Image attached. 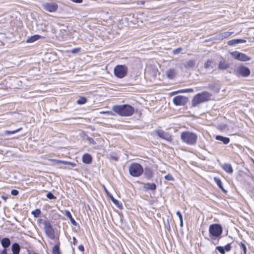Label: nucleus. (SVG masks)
I'll return each mask as SVG.
<instances>
[{"label":"nucleus","mask_w":254,"mask_h":254,"mask_svg":"<svg viewBox=\"0 0 254 254\" xmlns=\"http://www.w3.org/2000/svg\"><path fill=\"white\" fill-rule=\"evenodd\" d=\"M112 110L116 114L123 117L131 116L134 112V108L128 104L116 105L113 107Z\"/></svg>","instance_id":"1"},{"label":"nucleus","mask_w":254,"mask_h":254,"mask_svg":"<svg viewBox=\"0 0 254 254\" xmlns=\"http://www.w3.org/2000/svg\"><path fill=\"white\" fill-rule=\"evenodd\" d=\"M223 233V228L219 224H212L209 227V237L214 245L218 244Z\"/></svg>","instance_id":"2"},{"label":"nucleus","mask_w":254,"mask_h":254,"mask_svg":"<svg viewBox=\"0 0 254 254\" xmlns=\"http://www.w3.org/2000/svg\"><path fill=\"white\" fill-rule=\"evenodd\" d=\"M182 141L189 145H194L197 140V135L194 132L189 131L182 132L181 134Z\"/></svg>","instance_id":"3"},{"label":"nucleus","mask_w":254,"mask_h":254,"mask_svg":"<svg viewBox=\"0 0 254 254\" xmlns=\"http://www.w3.org/2000/svg\"><path fill=\"white\" fill-rule=\"evenodd\" d=\"M210 96V94L207 92H203L201 93L197 94L192 99V106L195 107L198 104L208 101Z\"/></svg>","instance_id":"4"},{"label":"nucleus","mask_w":254,"mask_h":254,"mask_svg":"<svg viewBox=\"0 0 254 254\" xmlns=\"http://www.w3.org/2000/svg\"><path fill=\"white\" fill-rule=\"evenodd\" d=\"M129 174L134 177H138L143 173L142 166L137 163H132L128 168Z\"/></svg>","instance_id":"5"},{"label":"nucleus","mask_w":254,"mask_h":254,"mask_svg":"<svg viewBox=\"0 0 254 254\" xmlns=\"http://www.w3.org/2000/svg\"><path fill=\"white\" fill-rule=\"evenodd\" d=\"M128 68L125 65H117L114 69L115 75L119 78H123L125 77L128 72Z\"/></svg>","instance_id":"6"},{"label":"nucleus","mask_w":254,"mask_h":254,"mask_svg":"<svg viewBox=\"0 0 254 254\" xmlns=\"http://www.w3.org/2000/svg\"><path fill=\"white\" fill-rule=\"evenodd\" d=\"M44 229L47 236L51 239H54L55 238L54 230L49 220H46L44 222Z\"/></svg>","instance_id":"7"},{"label":"nucleus","mask_w":254,"mask_h":254,"mask_svg":"<svg viewBox=\"0 0 254 254\" xmlns=\"http://www.w3.org/2000/svg\"><path fill=\"white\" fill-rule=\"evenodd\" d=\"M42 7L43 9L50 12H54L58 8V5L56 2H46L42 3Z\"/></svg>","instance_id":"8"},{"label":"nucleus","mask_w":254,"mask_h":254,"mask_svg":"<svg viewBox=\"0 0 254 254\" xmlns=\"http://www.w3.org/2000/svg\"><path fill=\"white\" fill-rule=\"evenodd\" d=\"M230 54L234 59L243 62L248 61L251 59V58L246 54L238 51L232 52L230 53Z\"/></svg>","instance_id":"9"},{"label":"nucleus","mask_w":254,"mask_h":254,"mask_svg":"<svg viewBox=\"0 0 254 254\" xmlns=\"http://www.w3.org/2000/svg\"><path fill=\"white\" fill-rule=\"evenodd\" d=\"M236 74L237 75H241L243 77H247L250 74V69L244 66H240L237 68Z\"/></svg>","instance_id":"10"},{"label":"nucleus","mask_w":254,"mask_h":254,"mask_svg":"<svg viewBox=\"0 0 254 254\" xmlns=\"http://www.w3.org/2000/svg\"><path fill=\"white\" fill-rule=\"evenodd\" d=\"M173 101L176 106H183L188 101V98L183 96H177L173 98Z\"/></svg>","instance_id":"11"},{"label":"nucleus","mask_w":254,"mask_h":254,"mask_svg":"<svg viewBox=\"0 0 254 254\" xmlns=\"http://www.w3.org/2000/svg\"><path fill=\"white\" fill-rule=\"evenodd\" d=\"M157 135L168 141L171 142L172 140V136L167 132H165L162 130H158L156 131Z\"/></svg>","instance_id":"12"},{"label":"nucleus","mask_w":254,"mask_h":254,"mask_svg":"<svg viewBox=\"0 0 254 254\" xmlns=\"http://www.w3.org/2000/svg\"><path fill=\"white\" fill-rule=\"evenodd\" d=\"M232 246L231 244H228L224 247L217 246L216 247V250H217L221 254H225L226 252H230Z\"/></svg>","instance_id":"13"},{"label":"nucleus","mask_w":254,"mask_h":254,"mask_svg":"<svg viewBox=\"0 0 254 254\" xmlns=\"http://www.w3.org/2000/svg\"><path fill=\"white\" fill-rule=\"evenodd\" d=\"M246 40L243 39H236L230 40L228 42V45L229 46H234L240 43H245Z\"/></svg>","instance_id":"14"},{"label":"nucleus","mask_w":254,"mask_h":254,"mask_svg":"<svg viewBox=\"0 0 254 254\" xmlns=\"http://www.w3.org/2000/svg\"><path fill=\"white\" fill-rule=\"evenodd\" d=\"M104 190L108 195V196L110 198L111 200L118 207L120 208V204L118 200L115 199L113 196L108 191L107 189L104 187Z\"/></svg>","instance_id":"15"},{"label":"nucleus","mask_w":254,"mask_h":254,"mask_svg":"<svg viewBox=\"0 0 254 254\" xmlns=\"http://www.w3.org/2000/svg\"><path fill=\"white\" fill-rule=\"evenodd\" d=\"M207 88L214 92H218L220 90V85L216 83H210L208 85Z\"/></svg>","instance_id":"16"},{"label":"nucleus","mask_w":254,"mask_h":254,"mask_svg":"<svg viewBox=\"0 0 254 254\" xmlns=\"http://www.w3.org/2000/svg\"><path fill=\"white\" fill-rule=\"evenodd\" d=\"M215 139L217 140L221 141L223 142L224 144H227L230 142V138L227 137H224L221 135H216L215 137Z\"/></svg>","instance_id":"17"},{"label":"nucleus","mask_w":254,"mask_h":254,"mask_svg":"<svg viewBox=\"0 0 254 254\" xmlns=\"http://www.w3.org/2000/svg\"><path fill=\"white\" fill-rule=\"evenodd\" d=\"M223 169L229 174H232L233 170L231 165L229 163H224L222 166Z\"/></svg>","instance_id":"18"},{"label":"nucleus","mask_w":254,"mask_h":254,"mask_svg":"<svg viewBox=\"0 0 254 254\" xmlns=\"http://www.w3.org/2000/svg\"><path fill=\"white\" fill-rule=\"evenodd\" d=\"M214 182L216 183L218 187L222 190L223 192H224L225 193L227 192V191L226 190H225L224 188H223L222 182L219 178L214 177Z\"/></svg>","instance_id":"19"},{"label":"nucleus","mask_w":254,"mask_h":254,"mask_svg":"<svg viewBox=\"0 0 254 254\" xmlns=\"http://www.w3.org/2000/svg\"><path fill=\"white\" fill-rule=\"evenodd\" d=\"M65 215L69 219L71 224L74 226H77V223L73 218L71 213L68 210H65L64 213Z\"/></svg>","instance_id":"20"},{"label":"nucleus","mask_w":254,"mask_h":254,"mask_svg":"<svg viewBox=\"0 0 254 254\" xmlns=\"http://www.w3.org/2000/svg\"><path fill=\"white\" fill-rule=\"evenodd\" d=\"M82 161L86 164H90L92 162V157L89 154H85L82 156Z\"/></svg>","instance_id":"21"},{"label":"nucleus","mask_w":254,"mask_h":254,"mask_svg":"<svg viewBox=\"0 0 254 254\" xmlns=\"http://www.w3.org/2000/svg\"><path fill=\"white\" fill-rule=\"evenodd\" d=\"M143 187L146 190H154L156 189V185L154 183H145L144 184Z\"/></svg>","instance_id":"22"},{"label":"nucleus","mask_w":254,"mask_h":254,"mask_svg":"<svg viewBox=\"0 0 254 254\" xmlns=\"http://www.w3.org/2000/svg\"><path fill=\"white\" fill-rule=\"evenodd\" d=\"M41 36L40 35H33L31 37H29L27 39H26V42L27 43H33L37 40H38V39H39L40 38H41Z\"/></svg>","instance_id":"23"},{"label":"nucleus","mask_w":254,"mask_h":254,"mask_svg":"<svg viewBox=\"0 0 254 254\" xmlns=\"http://www.w3.org/2000/svg\"><path fill=\"white\" fill-rule=\"evenodd\" d=\"M1 244L2 246L5 249L8 248L10 246V241L9 239L7 238H5L1 240Z\"/></svg>","instance_id":"24"},{"label":"nucleus","mask_w":254,"mask_h":254,"mask_svg":"<svg viewBox=\"0 0 254 254\" xmlns=\"http://www.w3.org/2000/svg\"><path fill=\"white\" fill-rule=\"evenodd\" d=\"M11 249L13 254H19L20 251V246L17 243H14L11 247Z\"/></svg>","instance_id":"25"},{"label":"nucleus","mask_w":254,"mask_h":254,"mask_svg":"<svg viewBox=\"0 0 254 254\" xmlns=\"http://www.w3.org/2000/svg\"><path fill=\"white\" fill-rule=\"evenodd\" d=\"M176 74V71L174 69H170L166 71V76L169 79H173Z\"/></svg>","instance_id":"26"},{"label":"nucleus","mask_w":254,"mask_h":254,"mask_svg":"<svg viewBox=\"0 0 254 254\" xmlns=\"http://www.w3.org/2000/svg\"><path fill=\"white\" fill-rule=\"evenodd\" d=\"M52 253L53 254H61L59 241H58L57 244L53 248Z\"/></svg>","instance_id":"27"},{"label":"nucleus","mask_w":254,"mask_h":254,"mask_svg":"<svg viewBox=\"0 0 254 254\" xmlns=\"http://www.w3.org/2000/svg\"><path fill=\"white\" fill-rule=\"evenodd\" d=\"M144 174L147 179H150L152 176V171L150 168H146Z\"/></svg>","instance_id":"28"},{"label":"nucleus","mask_w":254,"mask_h":254,"mask_svg":"<svg viewBox=\"0 0 254 254\" xmlns=\"http://www.w3.org/2000/svg\"><path fill=\"white\" fill-rule=\"evenodd\" d=\"M229 66V64L225 61H221L220 62L218 67L221 69H225Z\"/></svg>","instance_id":"29"},{"label":"nucleus","mask_w":254,"mask_h":254,"mask_svg":"<svg viewBox=\"0 0 254 254\" xmlns=\"http://www.w3.org/2000/svg\"><path fill=\"white\" fill-rule=\"evenodd\" d=\"M195 65V61L193 60H190L185 64L186 68H192Z\"/></svg>","instance_id":"30"},{"label":"nucleus","mask_w":254,"mask_h":254,"mask_svg":"<svg viewBox=\"0 0 254 254\" xmlns=\"http://www.w3.org/2000/svg\"><path fill=\"white\" fill-rule=\"evenodd\" d=\"M233 32H224L220 34V38L221 39L229 37Z\"/></svg>","instance_id":"31"},{"label":"nucleus","mask_w":254,"mask_h":254,"mask_svg":"<svg viewBox=\"0 0 254 254\" xmlns=\"http://www.w3.org/2000/svg\"><path fill=\"white\" fill-rule=\"evenodd\" d=\"M87 102V99L84 97H80L78 100L76 101L78 104H84Z\"/></svg>","instance_id":"32"},{"label":"nucleus","mask_w":254,"mask_h":254,"mask_svg":"<svg viewBox=\"0 0 254 254\" xmlns=\"http://www.w3.org/2000/svg\"><path fill=\"white\" fill-rule=\"evenodd\" d=\"M31 213L34 215L35 217L38 218L40 216L41 212L40 209H36L35 210L32 211Z\"/></svg>","instance_id":"33"},{"label":"nucleus","mask_w":254,"mask_h":254,"mask_svg":"<svg viewBox=\"0 0 254 254\" xmlns=\"http://www.w3.org/2000/svg\"><path fill=\"white\" fill-rule=\"evenodd\" d=\"M239 245L240 249L243 251L244 254H247V249L246 245L242 242H240V243Z\"/></svg>","instance_id":"34"},{"label":"nucleus","mask_w":254,"mask_h":254,"mask_svg":"<svg viewBox=\"0 0 254 254\" xmlns=\"http://www.w3.org/2000/svg\"><path fill=\"white\" fill-rule=\"evenodd\" d=\"M22 129V128L20 127L16 130L10 131V130H5L4 131V133L5 134L8 135L10 134H14L15 133L19 131H20Z\"/></svg>","instance_id":"35"},{"label":"nucleus","mask_w":254,"mask_h":254,"mask_svg":"<svg viewBox=\"0 0 254 254\" xmlns=\"http://www.w3.org/2000/svg\"><path fill=\"white\" fill-rule=\"evenodd\" d=\"M193 90L192 88H188V89L180 90L177 91L176 93H178L192 92H193Z\"/></svg>","instance_id":"36"},{"label":"nucleus","mask_w":254,"mask_h":254,"mask_svg":"<svg viewBox=\"0 0 254 254\" xmlns=\"http://www.w3.org/2000/svg\"><path fill=\"white\" fill-rule=\"evenodd\" d=\"M212 63V62L211 61L208 60L206 63H204V68L206 69H209L211 67Z\"/></svg>","instance_id":"37"},{"label":"nucleus","mask_w":254,"mask_h":254,"mask_svg":"<svg viewBox=\"0 0 254 254\" xmlns=\"http://www.w3.org/2000/svg\"><path fill=\"white\" fill-rule=\"evenodd\" d=\"M164 178L167 181H174V177L170 174H168V175H166L164 177Z\"/></svg>","instance_id":"38"},{"label":"nucleus","mask_w":254,"mask_h":254,"mask_svg":"<svg viewBox=\"0 0 254 254\" xmlns=\"http://www.w3.org/2000/svg\"><path fill=\"white\" fill-rule=\"evenodd\" d=\"M46 196L50 199H56V196H55L51 192H48L46 194Z\"/></svg>","instance_id":"39"},{"label":"nucleus","mask_w":254,"mask_h":254,"mask_svg":"<svg viewBox=\"0 0 254 254\" xmlns=\"http://www.w3.org/2000/svg\"><path fill=\"white\" fill-rule=\"evenodd\" d=\"M55 161H56L57 162V163H58V164H60V163H62V164H70L68 162L65 161H63V160H55Z\"/></svg>","instance_id":"40"},{"label":"nucleus","mask_w":254,"mask_h":254,"mask_svg":"<svg viewBox=\"0 0 254 254\" xmlns=\"http://www.w3.org/2000/svg\"><path fill=\"white\" fill-rule=\"evenodd\" d=\"M19 193V191L16 190H12L11 191V194L13 195H17Z\"/></svg>","instance_id":"41"},{"label":"nucleus","mask_w":254,"mask_h":254,"mask_svg":"<svg viewBox=\"0 0 254 254\" xmlns=\"http://www.w3.org/2000/svg\"><path fill=\"white\" fill-rule=\"evenodd\" d=\"M182 51V49L181 48H177V49H176L175 50H174L173 51V53L174 54H177L180 53Z\"/></svg>","instance_id":"42"},{"label":"nucleus","mask_w":254,"mask_h":254,"mask_svg":"<svg viewBox=\"0 0 254 254\" xmlns=\"http://www.w3.org/2000/svg\"><path fill=\"white\" fill-rule=\"evenodd\" d=\"M80 51V48H74L71 50V53L73 54H75V53H77L79 52Z\"/></svg>","instance_id":"43"},{"label":"nucleus","mask_w":254,"mask_h":254,"mask_svg":"<svg viewBox=\"0 0 254 254\" xmlns=\"http://www.w3.org/2000/svg\"><path fill=\"white\" fill-rule=\"evenodd\" d=\"M176 215L179 217L180 220L183 219V216L180 211H177Z\"/></svg>","instance_id":"44"},{"label":"nucleus","mask_w":254,"mask_h":254,"mask_svg":"<svg viewBox=\"0 0 254 254\" xmlns=\"http://www.w3.org/2000/svg\"><path fill=\"white\" fill-rule=\"evenodd\" d=\"M78 250L81 252H83L84 251V248L82 245H80L78 246Z\"/></svg>","instance_id":"45"},{"label":"nucleus","mask_w":254,"mask_h":254,"mask_svg":"<svg viewBox=\"0 0 254 254\" xmlns=\"http://www.w3.org/2000/svg\"><path fill=\"white\" fill-rule=\"evenodd\" d=\"M70 0L74 2L77 3H82L83 1V0Z\"/></svg>","instance_id":"46"},{"label":"nucleus","mask_w":254,"mask_h":254,"mask_svg":"<svg viewBox=\"0 0 254 254\" xmlns=\"http://www.w3.org/2000/svg\"><path fill=\"white\" fill-rule=\"evenodd\" d=\"M88 139L91 143L94 144L96 143L95 140L92 138L89 137L88 138Z\"/></svg>","instance_id":"47"},{"label":"nucleus","mask_w":254,"mask_h":254,"mask_svg":"<svg viewBox=\"0 0 254 254\" xmlns=\"http://www.w3.org/2000/svg\"><path fill=\"white\" fill-rule=\"evenodd\" d=\"M72 239H73V244L74 246L76 245V244L77 243V240L76 239V238L74 237H73Z\"/></svg>","instance_id":"48"},{"label":"nucleus","mask_w":254,"mask_h":254,"mask_svg":"<svg viewBox=\"0 0 254 254\" xmlns=\"http://www.w3.org/2000/svg\"><path fill=\"white\" fill-rule=\"evenodd\" d=\"M0 254H7L6 250L4 249Z\"/></svg>","instance_id":"49"},{"label":"nucleus","mask_w":254,"mask_h":254,"mask_svg":"<svg viewBox=\"0 0 254 254\" xmlns=\"http://www.w3.org/2000/svg\"><path fill=\"white\" fill-rule=\"evenodd\" d=\"M180 226L182 227H183V219L180 220Z\"/></svg>","instance_id":"50"},{"label":"nucleus","mask_w":254,"mask_h":254,"mask_svg":"<svg viewBox=\"0 0 254 254\" xmlns=\"http://www.w3.org/2000/svg\"><path fill=\"white\" fill-rule=\"evenodd\" d=\"M110 113V111H107V112H101V113L102 114H109Z\"/></svg>","instance_id":"51"},{"label":"nucleus","mask_w":254,"mask_h":254,"mask_svg":"<svg viewBox=\"0 0 254 254\" xmlns=\"http://www.w3.org/2000/svg\"><path fill=\"white\" fill-rule=\"evenodd\" d=\"M1 198H2V199H3L4 200H6L7 197H6V196H5L2 195V196H1Z\"/></svg>","instance_id":"52"}]
</instances>
